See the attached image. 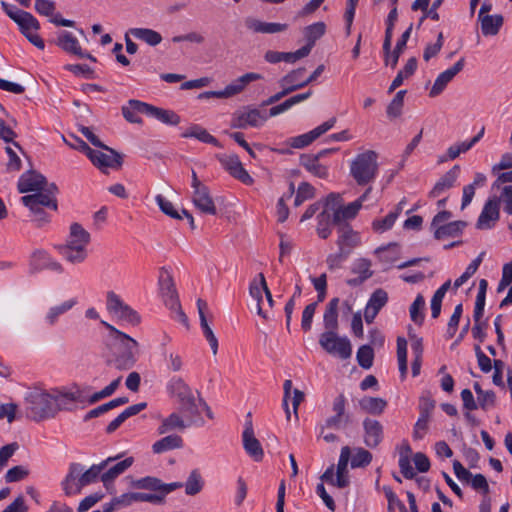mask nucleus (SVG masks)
I'll list each match as a JSON object with an SVG mask.
<instances>
[{
    "label": "nucleus",
    "mask_w": 512,
    "mask_h": 512,
    "mask_svg": "<svg viewBox=\"0 0 512 512\" xmlns=\"http://www.w3.org/2000/svg\"><path fill=\"white\" fill-rule=\"evenodd\" d=\"M118 459L116 457H108L98 464H93L88 469L77 462L69 464L68 473L61 482V488L66 496L77 495L81 493L83 487L95 483L101 478L102 471L108 467L109 463Z\"/></svg>",
    "instance_id": "nucleus-1"
},
{
    "label": "nucleus",
    "mask_w": 512,
    "mask_h": 512,
    "mask_svg": "<svg viewBox=\"0 0 512 512\" xmlns=\"http://www.w3.org/2000/svg\"><path fill=\"white\" fill-rule=\"evenodd\" d=\"M101 324L108 330V339L111 344L122 351L113 361L115 368L118 370L132 368L138 354V342L104 320H101Z\"/></svg>",
    "instance_id": "nucleus-2"
},
{
    "label": "nucleus",
    "mask_w": 512,
    "mask_h": 512,
    "mask_svg": "<svg viewBox=\"0 0 512 512\" xmlns=\"http://www.w3.org/2000/svg\"><path fill=\"white\" fill-rule=\"evenodd\" d=\"M90 234L79 223L70 226L69 236L65 245L60 247L62 256L72 264H80L88 256L87 247L90 243Z\"/></svg>",
    "instance_id": "nucleus-3"
},
{
    "label": "nucleus",
    "mask_w": 512,
    "mask_h": 512,
    "mask_svg": "<svg viewBox=\"0 0 512 512\" xmlns=\"http://www.w3.org/2000/svg\"><path fill=\"white\" fill-rule=\"evenodd\" d=\"M378 170V154L373 150L357 154L350 163V175L359 186L371 184Z\"/></svg>",
    "instance_id": "nucleus-4"
},
{
    "label": "nucleus",
    "mask_w": 512,
    "mask_h": 512,
    "mask_svg": "<svg viewBox=\"0 0 512 512\" xmlns=\"http://www.w3.org/2000/svg\"><path fill=\"white\" fill-rule=\"evenodd\" d=\"M25 400L27 414L32 420L40 422L55 417L56 406L54 405L53 394L34 390L28 393Z\"/></svg>",
    "instance_id": "nucleus-5"
},
{
    "label": "nucleus",
    "mask_w": 512,
    "mask_h": 512,
    "mask_svg": "<svg viewBox=\"0 0 512 512\" xmlns=\"http://www.w3.org/2000/svg\"><path fill=\"white\" fill-rule=\"evenodd\" d=\"M106 298V309L110 315L132 326H136L140 323L139 314L126 304L114 291L107 292Z\"/></svg>",
    "instance_id": "nucleus-6"
},
{
    "label": "nucleus",
    "mask_w": 512,
    "mask_h": 512,
    "mask_svg": "<svg viewBox=\"0 0 512 512\" xmlns=\"http://www.w3.org/2000/svg\"><path fill=\"white\" fill-rule=\"evenodd\" d=\"M319 344L328 354L341 359H348L352 355L350 340L335 331H324L319 337Z\"/></svg>",
    "instance_id": "nucleus-7"
},
{
    "label": "nucleus",
    "mask_w": 512,
    "mask_h": 512,
    "mask_svg": "<svg viewBox=\"0 0 512 512\" xmlns=\"http://www.w3.org/2000/svg\"><path fill=\"white\" fill-rule=\"evenodd\" d=\"M57 190L55 184H51L49 188H46L41 191H36L37 193L26 195L21 198L22 203L27 206L34 214L41 213V207H49L53 210L57 209V202L54 197V192Z\"/></svg>",
    "instance_id": "nucleus-8"
},
{
    "label": "nucleus",
    "mask_w": 512,
    "mask_h": 512,
    "mask_svg": "<svg viewBox=\"0 0 512 512\" xmlns=\"http://www.w3.org/2000/svg\"><path fill=\"white\" fill-rule=\"evenodd\" d=\"M267 120V116L256 108H245L233 114L231 127L235 129H246L248 127H260Z\"/></svg>",
    "instance_id": "nucleus-9"
},
{
    "label": "nucleus",
    "mask_w": 512,
    "mask_h": 512,
    "mask_svg": "<svg viewBox=\"0 0 512 512\" xmlns=\"http://www.w3.org/2000/svg\"><path fill=\"white\" fill-rule=\"evenodd\" d=\"M372 192V187L368 186V188L364 191V193L355 201L339 206L333 212L332 222L334 225L347 224V220L354 219L358 214L359 210L362 207L363 202L368 198L369 194Z\"/></svg>",
    "instance_id": "nucleus-10"
},
{
    "label": "nucleus",
    "mask_w": 512,
    "mask_h": 512,
    "mask_svg": "<svg viewBox=\"0 0 512 512\" xmlns=\"http://www.w3.org/2000/svg\"><path fill=\"white\" fill-rule=\"evenodd\" d=\"M131 486L136 489L151 490L163 494L164 498L170 492L181 488L183 484L181 482L163 483L159 478L146 476L140 479L133 480Z\"/></svg>",
    "instance_id": "nucleus-11"
},
{
    "label": "nucleus",
    "mask_w": 512,
    "mask_h": 512,
    "mask_svg": "<svg viewBox=\"0 0 512 512\" xmlns=\"http://www.w3.org/2000/svg\"><path fill=\"white\" fill-rule=\"evenodd\" d=\"M104 151L94 150V153L91 156V162L94 166H96L101 171H105L107 168L117 169L122 165V157L121 155L109 148L105 145V147H100Z\"/></svg>",
    "instance_id": "nucleus-12"
},
{
    "label": "nucleus",
    "mask_w": 512,
    "mask_h": 512,
    "mask_svg": "<svg viewBox=\"0 0 512 512\" xmlns=\"http://www.w3.org/2000/svg\"><path fill=\"white\" fill-rule=\"evenodd\" d=\"M243 448L254 461L260 462L264 457V451L260 441L255 437L252 422L245 423L242 434Z\"/></svg>",
    "instance_id": "nucleus-13"
},
{
    "label": "nucleus",
    "mask_w": 512,
    "mask_h": 512,
    "mask_svg": "<svg viewBox=\"0 0 512 512\" xmlns=\"http://www.w3.org/2000/svg\"><path fill=\"white\" fill-rule=\"evenodd\" d=\"M336 123V118L332 117L326 122L322 123L321 125L317 126L313 130L309 131L308 133L296 136L291 138L290 145L293 148H304L311 144L313 141H315L317 138H319L321 135L329 131L331 128L334 127Z\"/></svg>",
    "instance_id": "nucleus-14"
},
{
    "label": "nucleus",
    "mask_w": 512,
    "mask_h": 512,
    "mask_svg": "<svg viewBox=\"0 0 512 512\" xmlns=\"http://www.w3.org/2000/svg\"><path fill=\"white\" fill-rule=\"evenodd\" d=\"M464 64L465 59L461 58L452 67L440 73L430 89L429 96L434 98L440 95L453 78L463 70Z\"/></svg>",
    "instance_id": "nucleus-15"
},
{
    "label": "nucleus",
    "mask_w": 512,
    "mask_h": 512,
    "mask_svg": "<svg viewBox=\"0 0 512 512\" xmlns=\"http://www.w3.org/2000/svg\"><path fill=\"white\" fill-rule=\"evenodd\" d=\"M338 232L337 245L339 250L350 254L360 244V235L349 224L336 225Z\"/></svg>",
    "instance_id": "nucleus-16"
},
{
    "label": "nucleus",
    "mask_w": 512,
    "mask_h": 512,
    "mask_svg": "<svg viewBox=\"0 0 512 512\" xmlns=\"http://www.w3.org/2000/svg\"><path fill=\"white\" fill-rule=\"evenodd\" d=\"M221 163L224 168L229 172L231 176L238 179L246 185H252L254 180L243 167L239 157L235 154L227 155L221 159Z\"/></svg>",
    "instance_id": "nucleus-17"
},
{
    "label": "nucleus",
    "mask_w": 512,
    "mask_h": 512,
    "mask_svg": "<svg viewBox=\"0 0 512 512\" xmlns=\"http://www.w3.org/2000/svg\"><path fill=\"white\" fill-rule=\"evenodd\" d=\"M364 444L369 448H376L383 440V426L373 418H365L363 420Z\"/></svg>",
    "instance_id": "nucleus-18"
},
{
    "label": "nucleus",
    "mask_w": 512,
    "mask_h": 512,
    "mask_svg": "<svg viewBox=\"0 0 512 512\" xmlns=\"http://www.w3.org/2000/svg\"><path fill=\"white\" fill-rule=\"evenodd\" d=\"M47 185L45 177L34 170L23 173L18 181V190L20 193L44 190Z\"/></svg>",
    "instance_id": "nucleus-19"
},
{
    "label": "nucleus",
    "mask_w": 512,
    "mask_h": 512,
    "mask_svg": "<svg viewBox=\"0 0 512 512\" xmlns=\"http://www.w3.org/2000/svg\"><path fill=\"white\" fill-rule=\"evenodd\" d=\"M388 294L383 289H376L365 307L364 318L370 324L374 321L379 311L387 304Z\"/></svg>",
    "instance_id": "nucleus-20"
},
{
    "label": "nucleus",
    "mask_w": 512,
    "mask_h": 512,
    "mask_svg": "<svg viewBox=\"0 0 512 512\" xmlns=\"http://www.w3.org/2000/svg\"><path fill=\"white\" fill-rule=\"evenodd\" d=\"M192 202L197 209L208 215H215L217 209L207 186L193 190Z\"/></svg>",
    "instance_id": "nucleus-21"
},
{
    "label": "nucleus",
    "mask_w": 512,
    "mask_h": 512,
    "mask_svg": "<svg viewBox=\"0 0 512 512\" xmlns=\"http://www.w3.org/2000/svg\"><path fill=\"white\" fill-rule=\"evenodd\" d=\"M499 218V201L497 199L488 200L477 220L478 229H490Z\"/></svg>",
    "instance_id": "nucleus-22"
},
{
    "label": "nucleus",
    "mask_w": 512,
    "mask_h": 512,
    "mask_svg": "<svg viewBox=\"0 0 512 512\" xmlns=\"http://www.w3.org/2000/svg\"><path fill=\"white\" fill-rule=\"evenodd\" d=\"M57 45L67 53L77 55L80 58H87L92 61H96L91 54L84 53L82 51L78 40L70 32H61L58 36Z\"/></svg>",
    "instance_id": "nucleus-23"
},
{
    "label": "nucleus",
    "mask_w": 512,
    "mask_h": 512,
    "mask_svg": "<svg viewBox=\"0 0 512 512\" xmlns=\"http://www.w3.org/2000/svg\"><path fill=\"white\" fill-rule=\"evenodd\" d=\"M145 110V115L154 118L159 122L176 126L181 122L180 116L172 110L163 109L147 103V106H142Z\"/></svg>",
    "instance_id": "nucleus-24"
},
{
    "label": "nucleus",
    "mask_w": 512,
    "mask_h": 512,
    "mask_svg": "<svg viewBox=\"0 0 512 512\" xmlns=\"http://www.w3.org/2000/svg\"><path fill=\"white\" fill-rule=\"evenodd\" d=\"M460 166L455 165L449 171H447L434 185L430 191L429 196L432 198L439 197L445 191L452 188L459 176Z\"/></svg>",
    "instance_id": "nucleus-25"
},
{
    "label": "nucleus",
    "mask_w": 512,
    "mask_h": 512,
    "mask_svg": "<svg viewBox=\"0 0 512 512\" xmlns=\"http://www.w3.org/2000/svg\"><path fill=\"white\" fill-rule=\"evenodd\" d=\"M192 426L190 422L179 412H173L164 418L158 428L159 434H166L173 430L183 431L187 427Z\"/></svg>",
    "instance_id": "nucleus-26"
},
{
    "label": "nucleus",
    "mask_w": 512,
    "mask_h": 512,
    "mask_svg": "<svg viewBox=\"0 0 512 512\" xmlns=\"http://www.w3.org/2000/svg\"><path fill=\"white\" fill-rule=\"evenodd\" d=\"M200 394L197 392V396L194 395L189 400L179 404V412L190 422L191 425L196 424L198 421H202L200 415L199 404Z\"/></svg>",
    "instance_id": "nucleus-27"
},
{
    "label": "nucleus",
    "mask_w": 512,
    "mask_h": 512,
    "mask_svg": "<svg viewBox=\"0 0 512 512\" xmlns=\"http://www.w3.org/2000/svg\"><path fill=\"white\" fill-rule=\"evenodd\" d=\"M261 79H263V76L259 73L254 72H249L240 76L224 88L226 98L239 94L245 89L246 85H248L250 82Z\"/></svg>",
    "instance_id": "nucleus-28"
},
{
    "label": "nucleus",
    "mask_w": 512,
    "mask_h": 512,
    "mask_svg": "<svg viewBox=\"0 0 512 512\" xmlns=\"http://www.w3.org/2000/svg\"><path fill=\"white\" fill-rule=\"evenodd\" d=\"M169 393L180 403L189 400L195 395L190 386L180 377H174L168 384Z\"/></svg>",
    "instance_id": "nucleus-29"
},
{
    "label": "nucleus",
    "mask_w": 512,
    "mask_h": 512,
    "mask_svg": "<svg viewBox=\"0 0 512 512\" xmlns=\"http://www.w3.org/2000/svg\"><path fill=\"white\" fill-rule=\"evenodd\" d=\"M306 49H298L295 52H278L273 50H268L264 54V59L266 62L271 64H276L281 61L286 63H294L299 59L306 57Z\"/></svg>",
    "instance_id": "nucleus-30"
},
{
    "label": "nucleus",
    "mask_w": 512,
    "mask_h": 512,
    "mask_svg": "<svg viewBox=\"0 0 512 512\" xmlns=\"http://www.w3.org/2000/svg\"><path fill=\"white\" fill-rule=\"evenodd\" d=\"M371 265V261L366 258L356 259L352 265V273L357 274L358 277L349 279L347 283L351 286H356L370 278L373 275Z\"/></svg>",
    "instance_id": "nucleus-31"
},
{
    "label": "nucleus",
    "mask_w": 512,
    "mask_h": 512,
    "mask_svg": "<svg viewBox=\"0 0 512 512\" xmlns=\"http://www.w3.org/2000/svg\"><path fill=\"white\" fill-rule=\"evenodd\" d=\"M351 456V450L348 446H344L341 449V453L339 456L338 464H337V472H336V486L339 488H344L348 486L349 479L347 476V466Z\"/></svg>",
    "instance_id": "nucleus-32"
},
{
    "label": "nucleus",
    "mask_w": 512,
    "mask_h": 512,
    "mask_svg": "<svg viewBox=\"0 0 512 512\" xmlns=\"http://www.w3.org/2000/svg\"><path fill=\"white\" fill-rule=\"evenodd\" d=\"M300 164L311 174L319 178L328 177V167L317 160L313 154H303L300 156Z\"/></svg>",
    "instance_id": "nucleus-33"
},
{
    "label": "nucleus",
    "mask_w": 512,
    "mask_h": 512,
    "mask_svg": "<svg viewBox=\"0 0 512 512\" xmlns=\"http://www.w3.org/2000/svg\"><path fill=\"white\" fill-rule=\"evenodd\" d=\"M325 31L326 25L324 22H316L304 28L303 33L307 43L301 49H306V56L310 54L315 42L325 34Z\"/></svg>",
    "instance_id": "nucleus-34"
},
{
    "label": "nucleus",
    "mask_w": 512,
    "mask_h": 512,
    "mask_svg": "<svg viewBox=\"0 0 512 512\" xmlns=\"http://www.w3.org/2000/svg\"><path fill=\"white\" fill-rule=\"evenodd\" d=\"M142 106H147V103L139 100H129L128 104L122 107L123 117L130 123L141 124L142 119L138 113L145 114Z\"/></svg>",
    "instance_id": "nucleus-35"
},
{
    "label": "nucleus",
    "mask_w": 512,
    "mask_h": 512,
    "mask_svg": "<svg viewBox=\"0 0 512 512\" xmlns=\"http://www.w3.org/2000/svg\"><path fill=\"white\" fill-rule=\"evenodd\" d=\"M259 281L256 279L253 280L250 283L249 286V294L252 297L254 301V308L257 312V314L262 317L263 319L267 320L269 318L266 311L262 308V302H263V293H264V287L262 286V281L260 278H258Z\"/></svg>",
    "instance_id": "nucleus-36"
},
{
    "label": "nucleus",
    "mask_w": 512,
    "mask_h": 512,
    "mask_svg": "<svg viewBox=\"0 0 512 512\" xmlns=\"http://www.w3.org/2000/svg\"><path fill=\"white\" fill-rule=\"evenodd\" d=\"M133 462V457H127L124 460L108 468L105 472L102 471L101 481L104 483V485L113 482L119 475H121L129 467H131Z\"/></svg>",
    "instance_id": "nucleus-37"
},
{
    "label": "nucleus",
    "mask_w": 512,
    "mask_h": 512,
    "mask_svg": "<svg viewBox=\"0 0 512 512\" xmlns=\"http://www.w3.org/2000/svg\"><path fill=\"white\" fill-rule=\"evenodd\" d=\"M338 305L339 298H333L328 303L323 315L325 331H337L338 329Z\"/></svg>",
    "instance_id": "nucleus-38"
},
{
    "label": "nucleus",
    "mask_w": 512,
    "mask_h": 512,
    "mask_svg": "<svg viewBox=\"0 0 512 512\" xmlns=\"http://www.w3.org/2000/svg\"><path fill=\"white\" fill-rule=\"evenodd\" d=\"M183 446V439L177 435L172 434L161 438L152 445V450L155 454H161L173 449H179Z\"/></svg>",
    "instance_id": "nucleus-39"
},
{
    "label": "nucleus",
    "mask_w": 512,
    "mask_h": 512,
    "mask_svg": "<svg viewBox=\"0 0 512 512\" xmlns=\"http://www.w3.org/2000/svg\"><path fill=\"white\" fill-rule=\"evenodd\" d=\"M386 406V400L380 397L365 396L359 400L360 409L372 415H381Z\"/></svg>",
    "instance_id": "nucleus-40"
},
{
    "label": "nucleus",
    "mask_w": 512,
    "mask_h": 512,
    "mask_svg": "<svg viewBox=\"0 0 512 512\" xmlns=\"http://www.w3.org/2000/svg\"><path fill=\"white\" fill-rule=\"evenodd\" d=\"M76 303L75 299H69L59 305L52 306L44 316L45 323L49 326L55 325L59 317L72 309Z\"/></svg>",
    "instance_id": "nucleus-41"
},
{
    "label": "nucleus",
    "mask_w": 512,
    "mask_h": 512,
    "mask_svg": "<svg viewBox=\"0 0 512 512\" xmlns=\"http://www.w3.org/2000/svg\"><path fill=\"white\" fill-rule=\"evenodd\" d=\"M54 396V405L56 406V414L61 410H70L75 402L81 398L80 391L75 392H56Z\"/></svg>",
    "instance_id": "nucleus-42"
},
{
    "label": "nucleus",
    "mask_w": 512,
    "mask_h": 512,
    "mask_svg": "<svg viewBox=\"0 0 512 512\" xmlns=\"http://www.w3.org/2000/svg\"><path fill=\"white\" fill-rule=\"evenodd\" d=\"M479 22L484 36H495L499 33L504 19L500 14L486 15L485 18L479 20Z\"/></svg>",
    "instance_id": "nucleus-43"
},
{
    "label": "nucleus",
    "mask_w": 512,
    "mask_h": 512,
    "mask_svg": "<svg viewBox=\"0 0 512 512\" xmlns=\"http://www.w3.org/2000/svg\"><path fill=\"white\" fill-rule=\"evenodd\" d=\"M129 33L150 46H157L162 42L161 34L150 28H131Z\"/></svg>",
    "instance_id": "nucleus-44"
},
{
    "label": "nucleus",
    "mask_w": 512,
    "mask_h": 512,
    "mask_svg": "<svg viewBox=\"0 0 512 512\" xmlns=\"http://www.w3.org/2000/svg\"><path fill=\"white\" fill-rule=\"evenodd\" d=\"M183 138H196L203 143L212 144L214 146L218 145V140L212 136L206 129L201 127L200 125L194 124L186 129L182 134Z\"/></svg>",
    "instance_id": "nucleus-45"
},
{
    "label": "nucleus",
    "mask_w": 512,
    "mask_h": 512,
    "mask_svg": "<svg viewBox=\"0 0 512 512\" xmlns=\"http://www.w3.org/2000/svg\"><path fill=\"white\" fill-rule=\"evenodd\" d=\"M161 288L165 297V303L169 308L178 307V294L174 281L170 275L161 281Z\"/></svg>",
    "instance_id": "nucleus-46"
},
{
    "label": "nucleus",
    "mask_w": 512,
    "mask_h": 512,
    "mask_svg": "<svg viewBox=\"0 0 512 512\" xmlns=\"http://www.w3.org/2000/svg\"><path fill=\"white\" fill-rule=\"evenodd\" d=\"M466 223L463 221H454L447 224L440 225L435 228L434 237L436 239H442L444 237H453L461 233Z\"/></svg>",
    "instance_id": "nucleus-47"
},
{
    "label": "nucleus",
    "mask_w": 512,
    "mask_h": 512,
    "mask_svg": "<svg viewBox=\"0 0 512 512\" xmlns=\"http://www.w3.org/2000/svg\"><path fill=\"white\" fill-rule=\"evenodd\" d=\"M416 69H417V59L415 57H411L410 59H408L404 68L398 72V74L392 81V83L389 87V92H393L396 88L401 86L403 84L404 79L413 75L414 72L416 71Z\"/></svg>",
    "instance_id": "nucleus-48"
},
{
    "label": "nucleus",
    "mask_w": 512,
    "mask_h": 512,
    "mask_svg": "<svg viewBox=\"0 0 512 512\" xmlns=\"http://www.w3.org/2000/svg\"><path fill=\"white\" fill-rule=\"evenodd\" d=\"M14 22L18 24L23 34H28L31 30L37 31L40 28L38 20L31 13L23 10L17 15Z\"/></svg>",
    "instance_id": "nucleus-49"
},
{
    "label": "nucleus",
    "mask_w": 512,
    "mask_h": 512,
    "mask_svg": "<svg viewBox=\"0 0 512 512\" xmlns=\"http://www.w3.org/2000/svg\"><path fill=\"white\" fill-rule=\"evenodd\" d=\"M129 399L128 397H118V398H115L107 403H104L92 410H90L86 416H85V420H88V419H91V418H95V417H98L106 412H108L109 410L111 409H114L118 406H121V405H124L126 403H128Z\"/></svg>",
    "instance_id": "nucleus-50"
},
{
    "label": "nucleus",
    "mask_w": 512,
    "mask_h": 512,
    "mask_svg": "<svg viewBox=\"0 0 512 512\" xmlns=\"http://www.w3.org/2000/svg\"><path fill=\"white\" fill-rule=\"evenodd\" d=\"M162 356L169 371L180 372L184 366L182 356L175 350L163 349Z\"/></svg>",
    "instance_id": "nucleus-51"
},
{
    "label": "nucleus",
    "mask_w": 512,
    "mask_h": 512,
    "mask_svg": "<svg viewBox=\"0 0 512 512\" xmlns=\"http://www.w3.org/2000/svg\"><path fill=\"white\" fill-rule=\"evenodd\" d=\"M402 204H403V201H401L398 204L396 211L390 212L384 218L374 220L372 223L373 229L376 232H384L386 230H389L394 225L397 217L399 216V214L402 210V207H401Z\"/></svg>",
    "instance_id": "nucleus-52"
},
{
    "label": "nucleus",
    "mask_w": 512,
    "mask_h": 512,
    "mask_svg": "<svg viewBox=\"0 0 512 512\" xmlns=\"http://www.w3.org/2000/svg\"><path fill=\"white\" fill-rule=\"evenodd\" d=\"M412 29H413V24L411 23L408 26V28L403 32V34L401 35L400 39L397 41V44H396L393 52L390 53V63H389V65L392 68L396 67V65L398 63V60H399V57H400L401 53L403 52V50L405 49L407 41L410 38Z\"/></svg>",
    "instance_id": "nucleus-53"
},
{
    "label": "nucleus",
    "mask_w": 512,
    "mask_h": 512,
    "mask_svg": "<svg viewBox=\"0 0 512 512\" xmlns=\"http://www.w3.org/2000/svg\"><path fill=\"white\" fill-rule=\"evenodd\" d=\"M405 94L406 90L398 91L391 102L388 104L386 113L390 119H395L401 115L404 106Z\"/></svg>",
    "instance_id": "nucleus-54"
},
{
    "label": "nucleus",
    "mask_w": 512,
    "mask_h": 512,
    "mask_svg": "<svg viewBox=\"0 0 512 512\" xmlns=\"http://www.w3.org/2000/svg\"><path fill=\"white\" fill-rule=\"evenodd\" d=\"M203 488V480L198 470H193L185 483V492L187 495H196Z\"/></svg>",
    "instance_id": "nucleus-55"
},
{
    "label": "nucleus",
    "mask_w": 512,
    "mask_h": 512,
    "mask_svg": "<svg viewBox=\"0 0 512 512\" xmlns=\"http://www.w3.org/2000/svg\"><path fill=\"white\" fill-rule=\"evenodd\" d=\"M424 307L425 299L421 294H418L409 309L411 320L418 325L423 323L424 314L422 313V310Z\"/></svg>",
    "instance_id": "nucleus-56"
},
{
    "label": "nucleus",
    "mask_w": 512,
    "mask_h": 512,
    "mask_svg": "<svg viewBox=\"0 0 512 512\" xmlns=\"http://www.w3.org/2000/svg\"><path fill=\"white\" fill-rule=\"evenodd\" d=\"M397 359L399 371L404 378L407 374V342L404 338L398 337L397 339Z\"/></svg>",
    "instance_id": "nucleus-57"
},
{
    "label": "nucleus",
    "mask_w": 512,
    "mask_h": 512,
    "mask_svg": "<svg viewBox=\"0 0 512 512\" xmlns=\"http://www.w3.org/2000/svg\"><path fill=\"white\" fill-rule=\"evenodd\" d=\"M358 364L364 368L369 369L373 365L374 352L371 346L363 345L361 346L356 355Z\"/></svg>",
    "instance_id": "nucleus-58"
},
{
    "label": "nucleus",
    "mask_w": 512,
    "mask_h": 512,
    "mask_svg": "<svg viewBox=\"0 0 512 512\" xmlns=\"http://www.w3.org/2000/svg\"><path fill=\"white\" fill-rule=\"evenodd\" d=\"M372 461V454L364 448H356L355 453L351 459V467L359 468L366 467Z\"/></svg>",
    "instance_id": "nucleus-59"
},
{
    "label": "nucleus",
    "mask_w": 512,
    "mask_h": 512,
    "mask_svg": "<svg viewBox=\"0 0 512 512\" xmlns=\"http://www.w3.org/2000/svg\"><path fill=\"white\" fill-rule=\"evenodd\" d=\"M315 195V189L307 182H302L297 189L294 205L300 206L304 201L312 199Z\"/></svg>",
    "instance_id": "nucleus-60"
},
{
    "label": "nucleus",
    "mask_w": 512,
    "mask_h": 512,
    "mask_svg": "<svg viewBox=\"0 0 512 512\" xmlns=\"http://www.w3.org/2000/svg\"><path fill=\"white\" fill-rule=\"evenodd\" d=\"M318 224H317V234L322 239H326L331 234L330 222L331 216L330 214L324 210L317 216Z\"/></svg>",
    "instance_id": "nucleus-61"
},
{
    "label": "nucleus",
    "mask_w": 512,
    "mask_h": 512,
    "mask_svg": "<svg viewBox=\"0 0 512 512\" xmlns=\"http://www.w3.org/2000/svg\"><path fill=\"white\" fill-rule=\"evenodd\" d=\"M304 72H305V68H298V69L292 70L291 72H289L288 74H286L279 80L280 86L282 88H287V87H291L293 85H297V84L301 83L303 81L302 75Z\"/></svg>",
    "instance_id": "nucleus-62"
},
{
    "label": "nucleus",
    "mask_w": 512,
    "mask_h": 512,
    "mask_svg": "<svg viewBox=\"0 0 512 512\" xmlns=\"http://www.w3.org/2000/svg\"><path fill=\"white\" fill-rule=\"evenodd\" d=\"M155 200L160 210L167 216L174 219H182V215L175 209L173 203L165 199L162 195H157Z\"/></svg>",
    "instance_id": "nucleus-63"
},
{
    "label": "nucleus",
    "mask_w": 512,
    "mask_h": 512,
    "mask_svg": "<svg viewBox=\"0 0 512 512\" xmlns=\"http://www.w3.org/2000/svg\"><path fill=\"white\" fill-rule=\"evenodd\" d=\"M28 474H29V471L25 467H23L21 465L14 466L6 472L5 480L8 483L17 482V481H20V480L26 478L28 476Z\"/></svg>",
    "instance_id": "nucleus-64"
}]
</instances>
